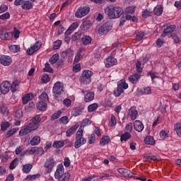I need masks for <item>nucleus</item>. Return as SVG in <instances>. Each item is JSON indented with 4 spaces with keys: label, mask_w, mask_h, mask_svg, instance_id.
I'll return each mask as SVG.
<instances>
[{
    "label": "nucleus",
    "mask_w": 181,
    "mask_h": 181,
    "mask_svg": "<svg viewBox=\"0 0 181 181\" xmlns=\"http://www.w3.org/2000/svg\"><path fill=\"white\" fill-rule=\"evenodd\" d=\"M136 35L137 40H142V39H144V36H145V34L144 33V32H139V31L136 32Z\"/></svg>",
    "instance_id": "obj_58"
},
{
    "label": "nucleus",
    "mask_w": 181,
    "mask_h": 181,
    "mask_svg": "<svg viewBox=\"0 0 181 181\" xmlns=\"http://www.w3.org/2000/svg\"><path fill=\"white\" fill-rule=\"evenodd\" d=\"M32 168H33V165H32V164H25L23 166V172L24 173H29V172L32 170Z\"/></svg>",
    "instance_id": "obj_37"
},
{
    "label": "nucleus",
    "mask_w": 181,
    "mask_h": 181,
    "mask_svg": "<svg viewBox=\"0 0 181 181\" xmlns=\"http://www.w3.org/2000/svg\"><path fill=\"white\" fill-rule=\"evenodd\" d=\"M110 142H111V139H110V136H103L100 141V145H103V146H105V145H107V144H110Z\"/></svg>",
    "instance_id": "obj_25"
},
{
    "label": "nucleus",
    "mask_w": 181,
    "mask_h": 181,
    "mask_svg": "<svg viewBox=\"0 0 181 181\" xmlns=\"http://www.w3.org/2000/svg\"><path fill=\"white\" fill-rule=\"evenodd\" d=\"M83 111H84L83 107H77L72 110L71 115L74 117H78V115H81V112H83Z\"/></svg>",
    "instance_id": "obj_18"
},
{
    "label": "nucleus",
    "mask_w": 181,
    "mask_h": 181,
    "mask_svg": "<svg viewBox=\"0 0 181 181\" xmlns=\"http://www.w3.org/2000/svg\"><path fill=\"white\" fill-rule=\"evenodd\" d=\"M70 176V173H64V167L63 166V164H59L54 173L55 179H57L58 181H69Z\"/></svg>",
    "instance_id": "obj_3"
},
{
    "label": "nucleus",
    "mask_w": 181,
    "mask_h": 181,
    "mask_svg": "<svg viewBox=\"0 0 181 181\" xmlns=\"http://www.w3.org/2000/svg\"><path fill=\"white\" fill-rule=\"evenodd\" d=\"M117 63V59L112 57H108L105 61V67L107 69H110V67H112V66H115Z\"/></svg>",
    "instance_id": "obj_12"
},
{
    "label": "nucleus",
    "mask_w": 181,
    "mask_h": 181,
    "mask_svg": "<svg viewBox=\"0 0 181 181\" xmlns=\"http://www.w3.org/2000/svg\"><path fill=\"white\" fill-rule=\"evenodd\" d=\"M37 108L39 110V111H46V109L47 108V103L40 101L37 103Z\"/></svg>",
    "instance_id": "obj_21"
},
{
    "label": "nucleus",
    "mask_w": 181,
    "mask_h": 181,
    "mask_svg": "<svg viewBox=\"0 0 181 181\" xmlns=\"http://www.w3.org/2000/svg\"><path fill=\"white\" fill-rule=\"evenodd\" d=\"M97 108H98V104L93 103L88 107V112H94Z\"/></svg>",
    "instance_id": "obj_43"
},
{
    "label": "nucleus",
    "mask_w": 181,
    "mask_h": 181,
    "mask_svg": "<svg viewBox=\"0 0 181 181\" xmlns=\"http://www.w3.org/2000/svg\"><path fill=\"white\" fill-rule=\"evenodd\" d=\"M35 153H37V155H43V153H45L43 147H35Z\"/></svg>",
    "instance_id": "obj_60"
},
{
    "label": "nucleus",
    "mask_w": 181,
    "mask_h": 181,
    "mask_svg": "<svg viewBox=\"0 0 181 181\" xmlns=\"http://www.w3.org/2000/svg\"><path fill=\"white\" fill-rule=\"evenodd\" d=\"M91 28V21L86 20L81 25V30H87Z\"/></svg>",
    "instance_id": "obj_19"
},
{
    "label": "nucleus",
    "mask_w": 181,
    "mask_h": 181,
    "mask_svg": "<svg viewBox=\"0 0 181 181\" xmlns=\"http://www.w3.org/2000/svg\"><path fill=\"white\" fill-rule=\"evenodd\" d=\"M0 64L3 66H11L12 64V58L8 55H1Z\"/></svg>",
    "instance_id": "obj_11"
},
{
    "label": "nucleus",
    "mask_w": 181,
    "mask_h": 181,
    "mask_svg": "<svg viewBox=\"0 0 181 181\" xmlns=\"http://www.w3.org/2000/svg\"><path fill=\"white\" fill-rule=\"evenodd\" d=\"M119 173H120V175H128L129 173H131V170L126 169V168H119L118 170Z\"/></svg>",
    "instance_id": "obj_48"
},
{
    "label": "nucleus",
    "mask_w": 181,
    "mask_h": 181,
    "mask_svg": "<svg viewBox=\"0 0 181 181\" xmlns=\"http://www.w3.org/2000/svg\"><path fill=\"white\" fill-rule=\"evenodd\" d=\"M10 126L9 122H4L1 124V131H6Z\"/></svg>",
    "instance_id": "obj_47"
},
{
    "label": "nucleus",
    "mask_w": 181,
    "mask_h": 181,
    "mask_svg": "<svg viewBox=\"0 0 181 181\" xmlns=\"http://www.w3.org/2000/svg\"><path fill=\"white\" fill-rule=\"evenodd\" d=\"M72 70L74 73H78L81 70V65L80 64H76L73 66Z\"/></svg>",
    "instance_id": "obj_56"
},
{
    "label": "nucleus",
    "mask_w": 181,
    "mask_h": 181,
    "mask_svg": "<svg viewBox=\"0 0 181 181\" xmlns=\"http://www.w3.org/2000/svg\"><path fill=\"white\" fill-rule=\"evenodd\" d=\"M11 90V83L8 81H5L0 85V91L1 94H8Z\"/></svg>",
    "instance_id": "obj_10"
},
{
    "label": "nucleus",
    "mask_w": 181,
    "mask_h": 181,
    "mask_svg": "<svg viewBox=\"0 0 181 181\" xmlns=\"http://www.w3.org/2000/svg\"><path fill=\"white\" fill-rule=\"evenodd\" d=\"M142 94H152V90L151 87H144L143 90H141Z\"/></svg>",
    "instance_id": "obj_49"
},
{
    "label": "nucleus",
    "mask_w": 181,
    "mask_h": 181,
    "mask_svg": "<svg viewBox=\"0 0 181 181\" xmlns=\"http://www.w3.org/2000/svg\"><path fill=\"white\" fill-rule=\"evenodd\" d=\"M163 13V8L161 7V6H157L153 9V13L156 16H160L162 13Z\"/></svg>",
    "instance_id": "obj_30"
},
{
    "label": "nucleus",
    "mask_w": 181,
    "mask_h": 181,
    "mask_svg": "<svg viewBox=\"0 0 181 181\" xmlns=\"http://www.w3.org/2000/svg\"><path fill=\"white\" fill-rule=\"evenodd\" d=\"M155 139L151 136H147L146 137L144 138V144L146 145H151L153 146L156 144Z\"/></svg>",
    "instance_id": "obj_22"
},
{
    "label": "nucleus",
    "mask_w": 181,
    "mask_h": 181,
    "mask_svg": "<svg viewBox=\"0 0 181 181\" xmlns=\"http://www.w3.org/2000/svg\"><path fill=\"white\" fill-rule=\"evenodd\" d=\"M45 66V67L43 69V71H45L47 73H53V69L50 67L49 63H46Z\"/></svg>",
    "instance_id": "obj_46"
},
{
    "label": "nucleus",
    "mask_w": 181,
    "mask_h": 181,
    "mask_svg": "<svg viewBox=\"0 0 181 181\" xmlns=\"http://www.w3.org/2000/svg\"><path fill=\"white\" fill-rule=\"evenodd\" d=\"M129 115L132 121H135V119H136V117H138V110H134L132 108H130Z\"/></svg>",
    "instance_id": "obj_28"
},
{
    "label": "nucleus",
    "mask_w": 181,
    "mask_h": 181,
    "mask_svg": "<svg viewBox=\"0 0 181 181\" xmlns=\"http://www.w3.org/2000/svg\"><path fill=\"white\" fill-rule=\"evenodd\" d=\"M35 96L33 95V93H28L25 96H23L22 98L23 104H28L29 101H31V100H33V98Z\"/></svg>",
    "instance_id": "obj_20"
},
{
    "label": "nucleus",
    "mask_w": 181,
    "mask_h": 181,
    "mask_svg": "<svg viewBox=\"0 0 181 181\" xmlns=\"http://www.w3.org/2000/svg\"><path fill=\"white\" fill-rule=\"evenodd\" d=\"M17 87H19V81L18 80H15L10 86V89L12 93H16V91H18V89H16Z\"/></svg>",
    "instance_id": "obj_31"
},
{
    "label": "nucleus",
    "mask_w": 181,
    "mask_h": 181,
    "mask_svg": "<svg viewBox=\"0 0 181 181\" xmlns=\"http://www.w3.org/2000/svg\"><path fill=\"white\" fill-rule=\"evenodd\" d=\"M175 29H176V25H171L167 27L166 28L164 29L161 36H163V37H166L168 35H170V33H173V32H175Z\"/></svg>",
    "instance_id": "obj_13"
},
{
    "label": "nucleus",
    "mask_w": 181,
    "mask_h": 181,
    "mask_svg": "<svg viewBox=\"0 0 181 181\" xmlns=\"http://www.w3.org/2000/svg\"><path fill=\"white\" fill-rule=\"evenodd\" d=\"M39 98L41 100V101L44 103H47L49 101V95H47V93L43 92L40 96Z\"/></svg>",
    "instance_id": "obj_39"
},
{
    "label": "nucleus",
    "mask_w": 181,
    "mask_h": 181,
    "mask_svg": "<svg viewBox=\"0 0 181 181\" xmlns=\"http://www.w3.org/2000/svg\"><path fill=\"white\" fill-rule=\"evenodd\" d=\"M31 146H35L40 144V136H35L30 141Z\"/></svg>",
    "instance_id": "obj_26"
},
{
    "label": "nucleus",
    "mask_w": 181,
    "mask_h": 181,
    "mask_svg": "<svg viewBox=\"0 0 181 181\" xmlns=\"http://www.w3.org/2000/svg\"><path fill=\"white\" fill-rule=\"evenodd\" d=\"M78 127H80L78 124H75L73 127H71L70 129H69L66 131V136H71L76 131H77Z\"/></svg>",
    "instance_id": "obj_23"
},
{
    "label": "nucleus",
    "mask_w": 181,
    "mask_h": 181,
    "mask_svg": "<svg viewBox=\"0 0 181 181\" xmlns=\"http://www.w3.org/2000/svg\"><path fill=\"white\" fill-rule=\"evenodd\" d=\"M86 142L87 139H86V138L76 136V141L74 144L75 148L78 149L81 145H84Z\"/></svg>",
    "instance_id": "obj_14"
},
{
    "label": "nucleus",
    "mask_w": 181,
    "mask_h": 181,
    "mask_svg": "<svg viewBox=\"0 0 181 181\" xmlns=\"http://www.w3.org/2000/svg\"><path fill=\"white\" fill-rule=\"evenodd\" d=\"M74 54V51L71 48L67 49L66 50L62 52L61 57L62 59H66V57H71Z\"/></svg>",
    "instance_id": "obj_16"
},
{
    "label": "nucleus",
    "mask_w": 181,
    "mask_h": 181,
    "mask_svg": "<svg viewBox=\"0 0 181 181\" xmlns=\"http://www.w3.org/2000/svg\"><path fill=\"white\" fill-rule=\"evenodd\" d=\"M81 40H82L83 45H84L85 46H87V45H90V43L93 42V38H91L88 35H84L83 37H81Z\"/></svg>",
    "instance_id": "obj_27"
},
{
    "label": "nucleus",
    "mask_w": 181,
    "mask_h": 181,
    "mask_svg": "<svg viewBox=\"0 0 181 181\" xmlns=\"http://www.w3.org/2000/svg\"><path fill=\"white\" fill-rule=\"evenodd\" d=\"M174 129L176 132L177 136H181V122L176 123L174 126Z\"/></svg>",
    "instance_id": "obj_35"
},
{
    "label": "nucleus",
    "mask_w": 181,
    "mask_h": 181,
    "mask_svg": "<svg viewBox=\"0 0 181 181\" xmlns=\"http://www.w3.org/2000/svg\"><path fill=\"white\" fill-rule=\"evenodd\" d=\"M90 12V7H81L75 13L76 18H84Z\"/></svg>",
    "instance_id": "obj_9"
},
{
    "label": "nucleus",
    "mask_w": 181,
    "mask_h": 181,
    "mask_svg": "<svg viewBox=\"0 0 181 181\" xmlns=\"http://www.w3.org/2000/svg\"><path fill=\"white\" fill-rule=\"evenodd\" d=\"M126 13H134L135 12V7L129 6L125 9Z\"/></svg>",
    "instance_id": "obj_61"
},
{
    "label": "nucleus",
    "mask_w": 181,
    "mask_h": 181,
    "mask_svg": "<svg viewBox=\"0 0 181 181\" xmlns=\"http://www.w3.org/2000/svg\"><path fill=\"white\" fill-rule=\"evenodd\" d=\"M142 64V62L138 60L137 62L136 63V71L137 73H142V67H141Z\"/></svg>",
    "instance_id": "obj_50"
},
{
    "label": "nucleus",
    "mask_w": 181,
    "mask_h": 181,
    "mask_svg": "<svg viewBox=\"0 0 181 181\" xmlns=\"http://www.w3.org/2000/svg\"><path fill=\"white\" fill-rule=\"evenodd\" d=\"M55 165L56 163H54V159L53 157L48 158L45 163V168H46L45 173H50L52 170H53Z\"/></svg>",
    "instance_id": "obj_8"
},
{
    "label": "nucleus",
    "mask_w": 181,
    "mask_h": 181,
    "mask_svg": "<svg viewBox=\"0 0 181 181\" xmlns=\"http://www.w3.org/2000/svg\"><path fill=\"white\" fill-rule=\"evenodd\" d=\"M59 59H60L59 54H55L52 55V57L49 59V63H51V64H54L55 63H57Z\"/></svg>",
    "instance_id": "obj_34"
},
{
    "label": "nucleus",
    "mask_w": 181,
    "mask_h": 181,
    "mask_svg": "<svg viewBox=\"0 0 181 181\" xmlns=\"http://www.w3.org/2000/svg\"><path fill=\"white\" fill-rule=\"evenodd\" d=\"M139 78H141V74H134L129 76V81H131L133 84H136V82L139 81Z\"/></svg>",
    "instance_id": "obj_17"
},
{
    "label": "nucleus",
    "mask_w": 181,
    "mask_h": 181,
    "mask_svg": "<svg viewBox=\"0 0 181 181\" xmlns=\"http://www.w3.org/2000/svg\"><path fill=\"white\" fill-rule=\"evenodd\" d=\"M112 29V22L106 21L103 25H102L98 29L99 35H107L110 30Z\"/></svg>",
    "instance_id": "obj_7"
},
{
    "label": "nucleus",
    "mask_w": 181,
    "mask_h": 181,
    "mask_svg": "<svg viewBox=\"0 0 181 181\" xmlns=\"http://www.w3.org/2000/svg\"><path fill=\"white\" fill-rule=\"evenodd\" d=\"M9 49L13 53H18V52L21 51V47L19 45H11Z\"/></svg>",
    "instance_id": "obj_44"
},
{
    "label": "nucleus",
    "mask_w": 181,
    "mask_h": 181,
    "mask_svg": "<svg viewBox=\"0 0 181 181\" xmlns=\"http://www.w3.org/2000/svg\"><path fill=\"white\" fill-rule=\"evenodd\" d=\"M131 136H132L131 134L129 132H127L121 136L120 141H121V142H122L124 141H128V139H130Z\"/></svg>",
    "instance_id": "obj_36"
},
{
    "label": "nucleus",
    "mask_w": 181,
    "mask_h": 181,
    "mask_svg": "<svg viewBox=\"0 0 181 181\" xmlns=\"http://www.w3.org/2000/svg\"><path fill=\"white\" fill-rule=\"evenodd\" d=\"M134 129L137 131V132H142V131H144V124L142 123V122L139 120H136L134 122Z\"/></svg>",
    "instance_id": "obj_15"
},
{
    "label": "nucleus",
    "mask_w": 181,
    "mask_h": 181,
    "mask_svg": "<svg viewBox=\"0 0 181 181\" xmlns=\"http://www.w3.org/2000/svg\"><path fill=\"white\" fill-rule=\"evenodd\" d=\"M160 136L161 139H166V138H169V134L166 133V131L161 130L160 132Z\"/></svg>",
    "instance_id": "obj_55"
},
{
    "label": "nucleus",
    "mask_w": 181,
    "mask_h": 181,
    "mask_svg": "<svg viewBox=\"0 0 181 181\" xmlns=\"http://www.w3.org/2000/svg\"><path fill=\"white\" fill-rule=\"evenodd\" d=\"M170 37H172V39L174 40L175 43H180V39H179V36H177V35L176 34H171Z\"/></svg>",
    "instance_id": "obj_59"
},
{
    "label": "nucleus",
    "mask_w": 181,
    "mask_h": 181,
    "mask_svg": "<svg viewBox=\"0 0 181 181\" xmlns=\"http://www.w3.org/2000/svg\"><path fill=\"white\" fill-rule=\"evenodd\" d=\"M83 36V33H81V31H78L77 33H75L73 35H72V40L74 42H77V40H80V39L82 38Z\"/></svg>",
    "instance_id": "obj_32"
},
{
    "label": "nucleus",
    "mask_w": 181,
    "mask_h": 181,
    "mask_svg": "<svg viewBox=\"0 0 181 181\" xmlns=\"http://www.w3.org/2000/svg\"><path fill=\"white\" fill-rule=\"evenodd\" d=\"M94 100V92L88 93L84 98L85 103H90Z\"/></svg>",
    "instance_id": "obj_29"
},
{
    "label": "nucleus",
    "mask_w": 181,
    "mask_h": 181,
    "mask_svg": "<svg viewBox=\"0 0 181 181\" xmlns=\"http://www.w3.org/2000/svg\"><path fill=\"white\" fill-rule=\"evenodd\" d=\"M21 8L22 9H27L28 11H29V9H32V8H33V4L32 2H30L29 1L24 0Z\"/></svg>",
    "instance_id": "obj_24"
},
{
    "label": "nucleus",
    "mask_w": 181,
    "mask_h": 181,
    "mask_svg": "<svg viewBox=\"0 0 181 181\" xmlns=\"http://www.w3.org/2000/svg\"><path fill=\"white\" fill-rule=\"evenodd\" d=\"M151 13H152V11L146 9L142 13V18H144L145 19H146V18H148V16H151Z\"/></svg>",
    "instance_id": "obj_52"
},
{
    "label": "nucleus",
    "mask_w": 181,
    "mask_h": 181,
    "mask_svg": "<svg viewBox=\"0 0 181 181\" xmlns=\"http://www.w3.org/2000/svg\"><path fill=\"white\" fill-rule=\"evenodd\" d=\"M42 81L44 83H49V81H50V77H49V75H44L42 78Z\"/></svg>",
    "instance_id": "obj_62"
},
{
    "label": "nucleus",
    "mask_w": 181,
    "mask_h": 181,
    "mask_svg": "<svg viewBox=\"0 0 181 181\" xmlns=\"http://www.w3.org/2000/svg\"><path fill=\"white\" fill-rule=\"evenodd\" d=\"M93 74H94L90 70H83L79 78L81 84H90V83H91V76H93Z\"/></svg>",
    "instance_id": "obj_4"
},
{
    "label": "nucleus",
    "mask_w": 181,
    "mask_h": 181,
    "mask_svg": "<svg viewBox=\"0 0 181 181\" xmlns=\"http://www.w3.org/2000/svg\"><path fill=\"white\" fill-rule=\"evenodd\" d=\"M105 12L109 19H118L122 16L124 9L119 6L107 7L105 9Z\"/></svg>",
    "instance_id": "obj_2"
},
{
    "label": "nucleus",
    "mask_w": 181,
    "mask_h": 181,
    "mask_svg": "<svg viewBox=\"0 0 181 181\" xmlns=\"http://www.w3.org/2000/svg\"><path fill=\"white\" fill-rule=\"evenodd\" d=\"M35 52L36 51L35 50V49L32 47L26 50V53L28 56H32V54H33V53H35Z\"/></svg>",
    "instance_id": "obj_64"
},
{
    "label": "nucleus",
    "mask_w": 181,
    "mask_h": 181,
    "mask_svg": "<svg viewBox=\"0 0 181 181\" xmlns=\"http://www.w3.org/2000/svg\"><path fill=\"white\" fill-rule=\"evenodd\" d=\"M18 162H19V158H15L13 159L11 163H10V165H9V169L11 170H13V169H15V168H16L17 165H18Z\"/></svg>",
    "instance_id": "obj_38"
},
{
    "label": "nucleus",
    "mask_w": 181,
    "mask_h": 181,
    "mask_svg": "<svg viewBox=\"0 0 181 181\" xmlns=\"http://www.w3.org/2000/svg\"><path fill=\"white\" fill-rule=\"evenodd\" d=\"M9 18H11V14L9 13V12H6L0 16V19L1 21H6V19H9Z\"/></svg>",
    "instance_id": "obj_53"
},
{
    "label": "nucleus",
    "mask_w": 181,
    "mask_h": 181,
    "mask_svg": "<svg viewBox=\"0 0 181 181\" xmlns=\"http://www.w3.org/2000/svg\"><path fill=\"white\" fill-rule=\"evenodd\" d=\"M60 46H62V40H58L55 41L53 44V49L54 50H57L60 49Z\"/></svg>",
    "instance_id": "obj_45"
},
{
    "label": "nucleus",
    "mask_w": 181,
    "mask_h": 181,
    "mask_svg": "<svg viewBox=\"0 0 181 181\" xmlns=\"http://www.w3.org/2000/svg\"><path fill=\"white\" fill-rule=\"evenodd\" d=\"M81 59H83V55H81V49H79L76 52L75 59L74 60V63H78V62H80Z\"/></svg>",
    "instance_id": "obj_40"
},
{
    "label": "nucleus",
    "mask_w": 181,
    "mask_h": 181,
    "mask_svg": "<svg viewBox=\"0 0 181 181\" xmlns=\"http://www.w3.org/2000/svg\"><path fill=\"white\" fill-rule=\"evenodd\" d=\"M127 88H128V83L125 82V79H122L117 82V89L114 90V95L115 97H119Z\"/></svg>",
    "instance_id": "obj_6"
},
{
    "label": "nucleus",
    "mask_w": 181,
    "mask_h": 181,
    "mask_svg": "<svg viewBox=\"0 0 181 181\" xmlns=\"http://www.w3.org/2000/svg\"><path fill=\"white\" fill-rule=\"evenodd\" d=\"M42 47V42L37 41L34 45L32 46L33 48H34L35 52H37Z\"/></svg>",
    "instance_id": "obj_54"
},
{
    "label": "nucleus",
    "mask_w": 181,
    "mask_h": 181,
    "mask_svg": "<svg viewBox=\"0 0 181 181\" xmlns=\"http://www.w3.org/2000/svg\"><path fill=\"white\" fill-rule=\"evenodd\" d=\"M63 104L65 107H70V105H71V100L69 98H66L63 100Z\"/></svg>",
    "instance_id": "obj_63"
},
{
    "label": "nucleus",
    "mask_w": 181,
    "mask_h": 181,
    "mask_svg": "<svg viewBox=\"0 0 181 181\" xmlns=\"http://www.w3.org/2000/svg\"><path fill=\"white\" fill-rule=\"evenodd\" d=\"M156 74H158V73L150 71L147 74V76H151L153 83H155V78H159Z\"/></svg>",
    "instance_id": "obj_51"
},
{
    "label": "nucleus",
    "mask_w": 181,
    "mask_h": 181,
    "mask_svg": "<svg viewBox=\"0 0 181 181\" xmlns=\"http://www.w3.org/2000/svg\"><path fill=\"white\" fill-rule=\"evenodd\" d=\"M13 36V33L12 32H6V34L4 36L2 37L1 40H11L12 39V37Z\"/></svg>",
    "instance_id": "obj_41"
},
{
    "label": "nucleus",
    "mask_w": 181,
    "mask_h": 181,
    "mask_svg": "<svg viewBox=\"0 0 181 181\" xmlns=\"http://www.w3.org/2000/svg\"><path fill=\"white\" fill-rule=\"evenodd\" d=\"M53 148H56L57 149H60V148L64 146V141H54L52 144Z\"/></svg>",
    "instance_id": "obj_33"
},
{
    "label": "nucleus",
    "mask_w": 181,
    "mask_h": 181,
    "mask_svg": "<svg viewBox=\"0 0 181 181\" xmlns=\"http://www.w3.org/2000/svg\"><path fill=\"white\" fill-rule=\"evenodd\" d=\"M61 115H62V111L58 110L57 112L54 113L52 115V120L57 119V118H59Z\"/></svg>",
    "instance_id": "obj_57"
},
{
    "label": "nucleus",
    "mask_w": 181,
    "mask_h": 181,
    "mask_svg": "<svg viewBox=\"0 0 181 181\" xmlns=\"http://www.w3.org/2000/svg\"><path fill=\"white\" fill-rule=\"evenodd\" d=\"M53 93L54 94V98L57 101H62L60 96L62 93H63V86H62V82L58 81L54 83L52 89Z\"/></svg>",
    "instance_id": "obj_5"
},
{
    "label": "nucleus",
    "mask_w": 181,
    "mask_h": 181,
    "mask_svg": "<svg viewBox=\"0 0 181 181\" xmlns=\"http://www.w3.org/2000/svg\"><path fill=\"white\" fill-rule=\"evenodd\" d=\"M42 122V118L40 115H37L32 118V122L28 124L25 125L23 129H21L19 132V136H25L33 131H36L40 127V122Z\"/></svg>",
    "instance_id": "obj_1"
},
{
    "label": "nucleus",
    "mask_w": 181,
    "mask_h": 181,
    "mask_svg": "<svg viewBox=\"0 0 181 181\" xmlns=\"http://www.w3.org/2000/svg\"><path fill=\"white\" fill-rule=\"evenodd\" d=\"M95 142V134L94 133L90 134L88 137V143L89 145H93Z\"/></svg>",
    "instance_id": "obj_42"
}]
</instances>
